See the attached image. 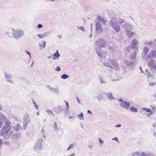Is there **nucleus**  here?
Masks as SVG:
<instances>
[{"mask_svg": "<svg viewBox=\"0 0 156 156\" xmlns=\"http://www.w3.org/2000/svg\"><path fill=\"white\" fill-rule=\"evenodd\" d=\"M96 30L98 31L100 30L101 31H102V29L99 23H96Z\"/></svg>", "mask_w": 156, "mask_h": 156, "instance_id": "7", "label": "nucleus"}, {"mask_svg": "<svg viewBox=\"0 0 156 156\" xmlns=\"http://www.w3.org/2000/svg\"><path fill=\"white\" fill-rule=\"evenodd\" d=\"M37 115H39V112H37Z\"/></svg>", "mask_w": 156, "mask_h": 156, "instance_id": "42", "label": "nucleus"}, {"mask_svg": "<svg viewBox=\"0 0 156 156\" xmlns=\"http://www.w3.org/2000/svg\"><path fill=\"white\" fill-rule=\"evenodd\" d=\"M80 29L82 30V31H84V28H83V27H81V28H80Z\"/></svg>", "mask_w": 156, "mask_h": 156, "instance_id": "32", "label": "nucleus"}, {"mask_svg": "<svg viewBox=\"0 0 156 156\" xmlns=\"http://www.w3.org/2000/svg\"><path fill=\"white\" fill-rule=\"evenodd\" d=\"M130 105V103L126 102H123L121 103V105L122 107L124 108L127 110L129 109Z\"/></svg>", "mask_w": 156, "mask_h": 156, "instance_id": "3", "label": "nucleus"}, {"mask_svg": "<svg viewBox=\"0 0 156 156\" xmlns=\"http://www.w3.org/2000/svg\"><path fill=\"white\" fill-rule=\"evenodd\" d=\"M137 43V41L135 39H134L132 41L131 47L133 48H135L136 47V44Z\"/></svg>", "mask_w": 156, "mask_h": 156, "instance_id": "6", "label": "nucleus"}, {"mask_svg": "<svg viewBox=\"0 0 156 156\" xmlns=\"http://www.w3.org/2000/svg\"><path fill=\"white\" fill-rule=\"evenodd\" d=\"M121 125H117L116 126V127H120Z\"/></svg>", "mask_w": 156, "mask_h": 156, "instance_id": "33", "label": "nucleus"}, {"mask_svg": "<svg viewBox=\"0 0 156 156\" xmlns=\"http://www.w3.org/2000/svg\"><path fill=\"white\" fill-rule=\"evenodd\" d=\"M112 26L116 32H119L120 30V27L119 25H117L115 24H113Z\"/></svg>", "mask_w": 156, "mask_h": 156, "instance_id": "5", "label": "nucleus"}, {"mask_svg": "<svg viewBox=\"0 0 156 156\" xmlns=\"http://www.w3.org/2000/svg\"><path fill=\"white\" fill-rule=\"evenodd\" d=\"M2 142V140L1 139H0V145H1Z\"/></svg>", "mask_w": 156, "mask_h": 156, "instance_id": "37", "label": "nucleus"}, {"mask_svg": "<svg viewBox=\"0 0 156 156\" xmlns=\"http://www.w3.org/2000/svg\"><path fill=\"white\" fill-rule=\"evenodd\" d=\"M87 112L88 113H91V112L90 110H87Z\"/></svg>", "mask_w": 156, "mask_h": 156, "instance_id": "35", "label": "nucleus"}, {"mask_svg": "<svg viewBox=\"0 0 156 156\" xmlns=\"http://www.w3.org/2000/svg\"><path fill=\"white\" fill-rule=\"evenodd\" d=\"M54 57L56 58L60 56V55L59 54L58 51V50H57L55 53L54 55Z\"/></svg>", "mask_w": 156, "mask_h": 156, "instance_id": "15", "label": "nucleus"}, {"mask_svg": "<svg viewBox=\"0 0 156 156\" xmlns=\"http://www.w3.org/2000/svg\"><path fill=\"white\" fill-rule=\"evenodd\" d=\"M108 97L110 99H112V94H110L108 96Z\"/></svg>", "mask_w": 156, "mask_h": 156, "instance_id": "25", "label": "nucleus"}, {"mask_svg": "<svg viewBox=\"0 0 156 156\" xmlns=\"http://www.w3.org/2000/svg\"><path fill=\"white\" fill-rule=\"evenodd\" d=\"M151 107L154 111H156V107L151 106Z\"/></svg>", "mask_w": 156, "mask_h": 156, "instance_id": "19", "label": "nucleus"}, {"mask_svg": "<svg viewBox=\"0 0 156 156\" xmlns=\"http://www.w3.org/2000/svg\"><path fill=\"white\" fill-rule=\"evenodd\" d=\"M54 1V0H52V1Z\"/></svg>", "mask_w": 156, "mask_h": 156, "instance_id": "44", "label": "nucleus"}, {"mask_svg": "<svg viewBox=\"0 0 156 156\" xmlns=\"http://www.w3.org/2000/svg\"><path fill=\"white\" fill-rule=\"evenodd\" d=\"M96 45L99 48H104L105 46V42L102 38H100L96 41Z\"/></svg>", "mask_w": 156, "mask_h": 156, "instance_id": "2", "label": "nucleus"}, {"mask_svg": "<svg viewBox=\"0 0 156 156\" xmlns=\"http://www.w3.org/2000/svg\"><path fill=\"white\" fill-rule=\"evenodd\" d=\"M134 34V33L131 32L129 31H127V35L128 37L131 38Z\"/></svg>", "mask_w": 156, "mask_h": 156, "instance_id": "9", "label": "nucleus"}, {"mask_svg": "<svg viewBox=\"0 0 156 156\" xmlns=\"http://www.w3.org/2000/svg\"><path fill=\"white\" fill-rule=\"evenodd\" d=\"M2 123L1 124V125H0V128H1V126H2Z\"/></svg>", "mask_w": 156, "mask_h": 156, "instance_id": "41", "label": "nucleus"}, {"mask_svg": "<svg viewBox=\"0 0 156 156\" xmlns=\"http://www.w3.org/2000/svg\"><path fill=\"white\" fill-rule=\"evenodd\" d=\"M60 68L59 67H57L56 68V70L57 71H60Z\"/></svg>", "mask_w": 156, "mask_h": 156, "instance_id": "21", "label": "nucleus"}, {"mask_svg": "<svg viewBox=\"0 0 156 156\" xmlns=\"http://www.w3.org/2000/svg\"><path fill=\"white\" fill-rule=\"evenodd\" d=\"M111 48V47H109V49H110V48Z\"/></svg>", "mask_w": 156, "mask_h": 156, "instance_id": "43", "label": "nucleus"}, {"mask_svg": "<svg viewBox=\"0 0 156 156\" xmlns=\"http://www.w3.org/2000/svg\"><path fill=\"white\" fill-rule=\"evenodd\" d=\"M124 22V20L122 19H120L119 21V22L120 23H122Z\"/></svg>", "mask_w": 156, "mask_h": 156, "instance_id": "23", "label": "nucleus"}, {"mask_svg": "<svg viewBox=\"0 0 156 156\" xmlns=\"http://www.w3.org/2000/svg\"><path fill=\"white\" fill-rule=\"evenodd\" d=\"M148 57L149 58H156V51L153 50L151 51L148 54Z\"/></svg>", "mask_w": 156, "mask_h": 156, "instance_id": "4", "label": "nucleus"}, {"mask_svg": "<svg viewBox=\"0 0 156 156\" xmlns=\"http://www.w3.org/2000/svg\"><path fill=\"white\" fill-rule=\"evenodd\" d=\"M112 140L118 141V139L117 137H115L114 138H113Z\"/></svg>", "mask_w": 156, "mask_h": 156, "instance_id": "27", "label": "nucleus"}, {"mask_svg": "<svg viewBox=\"0 0 156 156\" xmlns=\"http://www.w3.org/2000/svg\"><path fill=\"white\" fill-rule=\"evenodd\" d=\"M72 145L71 146H69L67 149V150H69V149H70L71 147H72Z\"/></svg>", "mask_w": 156, "mask_h": 156, "instance_id": "28", "label": "nucleus"}, {"mask_svg": "<svg viewBox=\"0 0 156 156\" xmlns=\"http://www.w3.org/2000/svg\"><path fill=\"white\" fill-rule=\"evenodd\" d=\"M40 46L41 47L44 48L46 46V42L45 41H43L40 44Z\"/></svg>", "mask_w": 156, "mask_h": 156, "instance_id": "14", "label": "nucleus"}, {"mask_svg": "<svg viewBox=\"0 0 156 156\" xmlns=\"http://www.w3.org/2000/svg\"><path fill=\"white\" fill-rule=\"evenodd\" d=\"M110 62H111L112 65L114 67L118 66V64L117 62H116L115 60H112L110 61Z\"/></svg>", "mask_w": 156, "mask_h": 156, "instance_id": "10", "label": "nucleus"}, {"mask_svg": "<svg viewBox=\"0 0 156 156\" xmlns=\"http://www.w3.org/2000/svg\"><path fill=\"white\" fill-rule=\"evenodd\" d=\"M54 126L55 128H57V124L56 122H55L54 125Z\"/></svg>", "mask_w": 156, "mask_h": 156, "instance_id": "22", "label": "nucleus"}, {"mask_svg": "<svg viewBox=\"0 0 156 156\" xmlns=\"http://www.w3.org/2000/svg\"><path fill=\"white\" fill-rule=\"evenodd\" d=\"M83 114L82 112H81L80 114H79L78 115V117L80 118V119L81 120L83 119Z\"/></svg>", "mask_w": 156, "mask_h": 156, "instance_id": "16", "label": "nucleus"}, {"mask_svg": "<svg viewBox=\"0 0 156 156\" xmlns=\"http://www.w3.org/2000/svg\"><path fill=\"white\" fill-rule=\"evenodd\" d=\"M4 121L5 126L2 128L1 131V135H3L9 133L11 129V122L9 121V120L6 119L5 120H4Z\"/></svg>", "mask_w": 156, "mask_h": 156, "instance_id": "1", "label": "nucleus"}, {"mask_svg": "<svg viewBox=\"0 0 156 156\" xmlns=\"http://www.w3.org/2000/svg\"><path fill=\"white\" fill-rule=\"evenodd\" d=\"M38 28H40L43 27V25L41 24H39L37 26Z\"/></svg>", "mask_w": 156, "mask_h": 156, "instance_id": "20", "label": "nucleus"}, {"mask_svg": "<svg viewBox=\"0 0 156 156\" xmlns=\"http://www.w3.org/2000/svg\"><path fill=\"white\" fill-rule=\"evenodd\" d=\"M69 118L70 119H72V118H73V116H69Z\"/></svg>", "mask_w": 156, "mask_h": 156, "instance_id": "38", "label": "nucleus"}, {"mask_svg": "<svg viewBox=\"0 0 156 156\" xmlns=\"http://www.w3.org/2000/svg\"><path fill=\"white\" fill-rule=\"evenodd\" d=\"M46 112L48 113H49V114H50V113H51L52 115H53V113L50 110H46Z\"/></svg>", "mask_w": 156, "mask_h": 156, "instance_id": "18", "label": "nucleus"}, {"mask_svg": "<svg viewBox=\"0 0 156 156\" xmlns=\"http://www.w3.org/2000/svg\"><path fill=\"white\" fill-rule=\"evenodd\" d=\"M131 111L133 112H137V109L136 108L131 107L130 109Z\"/></svg>", "mask_w": 156, "mask_h": 156, "instance_id": "12", "label": "nucleus"}, {"mask_svg": "<svg viewBox=\"0 0 156 156\" xmlns=\"http://www.w3.org/2000/svg\"><path fill=\"white\" fill-rule=\"evenodd\" d=\"M20 128V126L19 124H16L14 127L13 129L16 131H18Z\"/></svg>", "mask_w": 156, "mask_h": 156, "instance_id": "8", "label": "nucleus"}, {"mask_svg": "<svg viewBox=\"0 0 156 156\" xmlns=\"http://www.w3.org/2000/svg\"><path fill=\"white\" fill-rule=\"evenodd\" d=\"M27 54H29L30 55V53L29 52H27Z\"/></svg>", "mask_w": 156, "mask_h": 156, "instance_id": "40", "label": "nucleus"}, {"mask_svg": "<svg viewBox=\"0 0 156 156\" xmlns=\"http://www.w3.org/2000/svg\"><path fill=\"white\" fill-rule=\"evenodd\" d=\"M143 109L146 111L147 112H150V114L152 115L153 114V112L151 111V110L150 108H144Z\"/></svg>", "mask_w": 156, "mask_h": 156, "instance_id": "11", "label": "nucleus"}, {"mask_svg": "<svg viewBox=\"0 0 156 156\" xmlns=\"http://www.w3.org/2000/svg\"><path fill=\"white\" fill-rule=\"evenodd\" d=\"M145 154L144 153H142L140 156H145Z\"/></svg>", "mask_w": 156, "mask_h": 156, "instance_id": "29", "label": "nucleus"}, {"mask_svg": "<svg viewBox=\"0 0 156 156\" xmlns=\"http://www.w3.org/2000/svg\"><path fill=\"white\" fill-rule=\"evenodd\" d=\"M66 105L67 107V108H69V104H68V102H66Z\"/></svg>", "mask_w": 156, "mask_h": 156, "instance_id": "24", "label": "nucleus"}, {"mask_svg": "<svg viewBox=\"0 0 156 156\" xmlns=\"http://www.w3.org/2000/svg\"><path fill=\"white\" fill-rule=\"evenodd\" d=\"M155 84V83H150L149 85H154Z\"/></svg>", "mask_w": 156, "mask_h": 156, "instance_id": "36", "label": "nucleus"}, {"mask_svg": "<svg viewBox=\"0 0 156 156\" xmlns=\"http://www.w3.org/2000/svg\"><path fill=\"white\" fill-rule=\"evenodd\" d=\"M38 36L39 37H40V38H42L43 37V36H42V35L41 34H39L38 35Z\"/></svg>", "mask_w": 156, "mask_h": 156, "instance_id": "26", "label": "nucleus"}, {"mask_svg": "<svg viewBox=\"0 0 156 156\" xmlns=\"http://www.w3.org/2000/svg\"><path fill=\"white\" fill-rule=\"evenodd\" d=\"M68 77V76H67L66 74H63L61 76V78L62 79H65L67 78Z\"/></svg>", "mask_w": 156, "mask_h": 156, "instance_id": "17", "label": "nucleus"}, {"mask_svg": "<svg viewBox=\"0 0 156 156\" xmlns=\"http://www.w3.org/2000/svg\"><path fill=\"white\" fill-rule=\"evenodd\" d=\"M99 141L101 143H103V141H102L101 140V139L100 138L99 139Z\"/></svg>", "mask_w": 156, "mask_h": 156, "instance_id": "30", "label": "nucleus"}, {"mask_svg": "<svg viewBox=\"0 0 156 156\" xmlns=\"http://www.w3.org/2000/svg\"><path fill=\"white\" fill-rule=\"evenodd\" d=\"M75 155L74 153H73L71 155H70L69 156H74Z\"/></svg>", "mask_w": 156, "mask_h": 156, "instance_id": "39", "label": "nucleus"}, {"mask_svg": "<svg viewBox=\"0 0 156 156\" xmlns=\"http://www.w3.org/2000/svg\"><path fill=\"white\" fill-rule=\"evenodd\" d=\"M144 53L146 54H147L149 51V48L147 47H145L144 49Z\"/></svg>", "mask_w": 156, "mask_h": 156, "instance_id": "13", "label": "nucleus"}, {"mask_svg": "<svg viewBox=\"0 0 156 156\" xmlns=\"http://www.w3.org/2000/svg\"><path fill=\"white\" fill-rule=\"evenodd\" d=\"M77 102L79 103V104H80V103L79 101V99L78 98H77Z\"/></svg>", "mask_w": 156, "mask_h": 156, "instance_id": "34", "label": "nucleus"}, {"mask_svg": "<svg viewBox=\"0 0 156 156\" xmlns=\"http://www.w3.org/2000/svg\"><path fill=\"white\" fill-rule=\"evenodd\" d=\"M33 103L35 106L36 107V108H37V106L36 105V103L34 101L33 102Z\"/></svg>", "mask_w": 156, "mask_h": 156, "instance_id": "31", "label": "nucleus"}]
</instances>
